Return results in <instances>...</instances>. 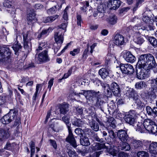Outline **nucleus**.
Here are the masks:
<instances>
[{
  "label": "nucleus",
  "instance_id": "18",
  "mask_svg": "<svg viewBox=\"0 0 157 157\" xmlns=\"http://www.w3.org/2000/svg\"><path fill=\"white\" fill-rule=\"evenodd\" d=\"M113 41L114 43L118 46L123 45L124 43V37L119 34H117L115 36Z\"/></svg>",
  "mask_w": 157,
  "mask_h": 157
},
{
  "label": "nucleus",
  "instance_id": "41",
  "mask_svg": "<svg viewBox=\"0 0 157 157\" xmlns=\"http://www.w3.org/2000/svg\"><path fill=\"white\" fill-rule=\"evenodd\" d=\"M67 152L70 157H78L76 152L73 150L69 149L68 150Z\"/></svg>",
  "mask_w": 157,
  "mask_h": 157
},
{
  "label": "nucleus",
  "instance_id": "38",
  "mask_svg": "<svg viewBox=\"0 0 157 157\" xmlns=\"http://www.w3.org/2000/svg\"><path fill=\"white\" fill-rule=\"evenodd\" d=\"M117 17L115 15H113L109 17V21L110 24L113 25L117 22Z\"/></svg>",
  "mask_w": 157,
  "mask_h": 157
},
{
  "label": "nucleus",
  "instance_id": "14",
  "mask_svg": "<svg viewBox=\"0 0 157 157\" xmlns=\"http://www.w3.org/2000/svg\"><path fill=\"white\" fill-rule=\"evenodd\" d=\"M23 40L24 42V48L28 52L31 50L32 44L30 41V38L28 37L27 33L23 35Z\"/></svg>",
  "mask_w": 157,
  "mask_h": 157
},
{
  "label": "nucleus",
  "instance_id": "51",
  "mask_svg": "<svg viewBox=\"0 0 157 157\" xmlns=\"http://www.w3.org/2000/svg\"><path fill=\"white\" fill-rule=\"evenodd\" d=\"M79 52L80 49L77 48L74 49L73 51H71L70 53L73 56H75V55L79 53Z\"/></svg>",
  "mask_w": 157,
  "mask_h": 157
},
{
  "label": "nucleus",
  "instance_id": "22",
  "mask_svg": "<svg viewBox=\"0 0 157 157\" xmlns=\"http://www.w3.org/2000/svg\"><path fill=\"white\" fill-rule=\"evenodd\" d=\"M127 96L129 98H132L135 99V97H139V95L136 93V91L132 88H130L126 93Z\"/></svg>",
  "mask_w": 157,
  "mask_h": 157
},
{
  "label": "nucleus",
  "instance_id": "48",
  "mask_svg": "<svg viewBox=\"0 0 157 157\" xmlns=\"http://www.w3.org/2000/svg\"><path fill=\"white\" fill-rule=\"evenodd\" d=\"M105 8L103 7V6L101 5L98 6V7L97 11L99 13H103L104 12Z\"/></svg>",
  "mask_w": 157,
  "mask_h": 157
},
{
  "label": "nucleus",
  "instance_id": "61",
  "mask_svg": "<svg viewBox=\"0 0 157 157\" xmlns=\"http://www.w3.org/2000/svg\"><path fill=\"white\" fill-rule=\"evenodd\" d=\"M89 3L88 1H86V3L83 7H82L81 9L84 11L86 12V8L89 6Z\"/></svg>",
  "mask_w": 157,
  "mask_h": 157
},
{
  "label": "nucleus",
  "instance_id": "45",
  "mask_svg": "<svg viewBox=\"0 0 157 157\" xmlns=\"http://www.w3.org/2000/svg\"><path fill=\"white\" fill-rule=\"evenodd\" d=\"M12 2L9 0H5L3 3L4 7L7 8H10L12 6Z\"/></svg>",
  "mask_w": 157,
  "mask_h": 157
},
{
  "label": "nucleus",
  "instance_id": "64",
  "mask_svg": "<svg viewBox=\"0 0 157 157\" xmlns=\"http://www.w3.org/2000/svg\"><path fill=\"white\" fill-rule=\"evenodd\" d=\"M72 71V69L71 68L70 69L67 73L64 74L63 78H67L68 77L71 75Z\"/></svg>",
  "mask_w": 157,
  "mask_h": 157
},
{
  "label": "nucleus",
  "instance_id": "60",
  "mask_svg": "<svg viewBox=\"0 0 157 157\" xmlns=\"http://www.w3.org/2000/svg\"><path fill=\"white\" fill-rule=\"evenodd\" d=\"M49 141L52 146L55 149H56L57 147V145L56 144V141L53 140H50Z\"/></svg>",
  "mask_w": 157,
  "mask_h": 157
},
{
  "label": "nucleus",
  "instance_id": "52",
  "mask_svg": "<svg viewBox=\"0 0 157 157\" xmlns=\"http://www.w3.org/2000/svg\"><path fill=\"white\" fill-rule=\"evenodd\" d=\"M67 23H66L65 21H64V23H62L60 26H59V28L57 29V31L58 30H60L61 32H62V30H61V29H63L64 30V31H65L66 30V28L67 26Z\"/></svg>",
  "mask_w": 157,
  "mask_h": 157
},
{
  "label": "nucleus",
  "instance_id": "15",
  "mask_svg": "<svg viewBox=\"0 0 157 157\" xmlns=\"http://www.w3.org/2000/svg\"><path fill=\"white\" fill-rule=\"evenodd\" d=\"M132 146L134 149L136 151H140L143 149L144 143L140 140H133L132 141Z\"/></svg>",
  "mask_w": 157,
  "mask_h": 157
},
{
  "label": "nucleus",
  "instance_id": "21",
  "mask_svg": "<svg viewBox=\"0 0 157 157\" xmlns=\"http://www.w3.org/2000/svg\"><path fill=\"white\" fill-rule=\"evenodd\" d=\"M125 60L127 62L130 63H133L136 60V58L129 52H127L123 56Z\"/></svg>",
  "mask_w": 157,
  "mask_h": 157
},
{
  "label": "nucleus",
  "instance_id": "3",
  "mask_svg": "<svg viewBox=\"0 0 157 157\" xmlns=\"http://www.w3.org/2000/svg\"><path fill=\"white\" fill-rule=\"evenodd\" d=\"M11 54V51L9 47H0V62L5 64H9V67H10V64L12 61Z\"/></svg>",
  "mask_w": 157,
  "mask_h": 157
},
{
  "label": "nucleus",
  "instance_id": "8",
  "mask_svg": "<svg viewBox=\"0 0 157 157\" xmlns=\"http://www.w3.org/2000/svg\"><path fill=\"white\" fill-rule=\"evenodd\" d=\"M120 67L121 71L125 74L131 75L134 71L133 67L130 64H121Z\"/></svg>",
  "mask_w": 157,
  "mask_h": 157
},
{
  "label": "nucleus",
  "instance_id": "5",
  "mask_svg": "<svg viewBox=\"0 0 157 157\" xmlns=\"http://www.w3.org/2000/svg\"><path fill=\"white\" fill-rule=\"evenodd\" d=\"M154 123L155 122L151 119H145L144 120L143 124L140 123H138L137 124V130L140 131L141 133H143L144 131V128H143L144 127L145 129L148 131L150 130Z\"/></svg>",
  "mask_w": 157,
  "mask_h": 157
},
{
  "label": "nucleus",
  "instance_id": "12",
  "mask_svg": "<svg viewBox=\"0 0 157 157\" xmlns=\"http://www.w3.org/2000/svg\"><path fill=\"white\" fill-rule=\"evenodd\" d=\"M9 129V128H0V143H2L10 136Z\"/></svg>",
  "mask_w": 157,
  "mask_h": 157
},
{
  "label": "nucleus",
  "instance_id": "55",
  "mask_svg": "<svg viewBox=\"0 0 157 157\" xmlns=\"http://www.w3.org/2000/svg\"><path fill=\"white\" fill-rule=\"evenodd\" d=\"M46 44V43L45 42L40 43L39 44L38 48L36 50V51H37V52H38L39 50H42V47H44Z\"/></svg>",
  "mask_w": 157,
  "mask_h": 157
},
{
  "label": "nucleus",
  "instance_id": "13",
  "mask_svg": "<svg viewBox=\"0 0 157 157\" xmlns=\"http://www.w3.org/2000/svg\"><path fill=\"white\" fill-rule=\"evenodd\" d=\"M49 60L48 52L46 50L43 51L38 55L37 60L40 63L47 62Z\"/></svg>",
  "mask_w": 157,
  "mask_h": 157
},
{
  "label": "nucleus",
  "instance_id": "34",
  "mask_svg": "<svg viewBox=\"0 0 157 157\" xmlns=\"http://www.w3.org/2000/svg\"><path fill=\"white\" fill-rule=\"evenodd\" d=\"M89 90H82L81 92L79 93H77L76 92H74L75 95L80 96V94H83L84 95L86 98H89Z\"/></svg>",
  "mask_w": 157,
  "mask_h": 157
},
{
  "label": "nucleus",
  "instance_id": "46",
  "mask_svg": "<svg viewBox=\"0 0 157 157\" xmlns=\"http://www.w3.org/2000/svg\"><path fill=\"white\" fill-rule=\"evenodd\" d=\"M31 144H30V147L31 148V152L33 154H34L35 152V143L33 141H31L30 143Z\"/></svg>",
  "mask_w": 157,
  "mask_h": 157
},
{
  "label": "nucleus",
  "instance_id": "6",
  "mask_svg": "<svg viewBox=\"0 0 157 157\" xmlns=\"http://www.w3.org/2000/svg\"><path fill=\"white\" fill-rule=\"evenodd\" d=\"M16 112L14 109H11L9 112L5 115L1 119V121L4 124H7L14 120L16 115Z\"/></svg>",
  "mask_w": 157,
  "mask_h": 157
},
{
  "label": "nucleus",
  "instance_id": "47",
  "mask_svg": "<svg viewBox=\"0 0 157 157\" xmlns=\"http://www.w3.org/2000/svg\"><path fill=\"white\" fill-rule=\"evenodd\" d=\"M146 110L148 115H153V108L152 109L151 107L147 106L146 107Z\"/></svg>",
  "mask_w": 157,
  "mask_h": 157
},
{
  "label": "nucleus",
  "instance_id": "32",
  "mask_svg": "<svg viewBox=\"0 0 157 157\" xmlns=\"http://www.w3.org/2000/svg\"><path fill=\"white\" fill-rule=\"evenodd\" d=\"M89 125L95 131H98L99 129L98 124L94 121H93L89 123Z\"/></svg>",
  "mask_w": 157,
  "mask_h": 157
},
{
  "label": "nucleus",
  "instance_id": "62",
  "mask_svg": "<svg viewBox=\"0 0 157 157\" xmlns=\"http://www.w3.org/2000/svg\"><path fill=\"white\" fill-rule=\"evenodd\" d=\"M34 7L36 10L41 9L43 8V6L41 4L38 3L35 5Z\"/></svg>",
  "mask_w": 157,
  "mask_h": 157
},
{
  "label": "nucleus",
  "instance_id": "7",
  "mask_svg": "<svg viewBox=\"0 0 157 157\" xmlns=\"http://www.w3.org/2000/svg\"><path fill=\"white\" fill-rule=\"evenodd\" d=\"M106 130H103L101 131V132L102 133L103 135V136L105 137L108 134V137L106 139V138L105 137V139L106 140H109V139L110 140H112L113 141V144L114 146V142L115 141H117L116 140V135L114 133L112 129H109L108 128H106Z\"/></svg>",
  "mask_w": 157,
  "mask_h": 157
},
{
  "label": "nucleus",
  "instance_id": "57",
  "mask_svg": "<svg viewBox=\"0 0 157 157\" xmlns=\"http://www.w3.org/2000/svg\"><path fill=\"white\" fill-rule=\"evenodd\" d=\"M148 28L149 29H148V28H145L144 27V29H143V30H147L148 31L149 30H153L155 29V27L152 25V23L151 24H149L148 26Z\"/></svg>",
  "mask_w": 157,
  "mask_h": 157
},
{
  "label": "nucleus",
  "instance_id": "29",
  "mask_svg": "<svg viewBox=\"0 0 157 157\" xmlns=\"http://www.w3.org/2000/svg\"><path fill=\"white\" fill-rule=\"evenodd\" d=\"M139 97H135V99L134 100L135 101V103L136 104L137 107L141 109H144L145 107V104L141 101Z\"/></svg>",
  "mask_w": 157,
  "mask_h": 157
},
{
  "label": "nucleus",
  "instance_id": "27",
  "mask_svg": "<svg viewBox=\"0 0 157 157\" xmlns=\"http://www.w3.org/2000/svg\"><path fill=\"white\" fill-rule=\"evenodd\" d=\"M136 34L137 36L134 38V40L136 44L140 45L144 43V40L143 36L139 33H136Z\"/></svg>",
  "mask_w": 157,
  "mask_h": 157
},
{
  "label": "nucleus",
  "instance_id": "44",
  "mask_svg": "<svg viewBox=\"0 0 157 157\" xmlns=\"http://www.w3.org/2000/svg\"><path fill=\"white\" fill-rule=\"evenodd\" d=\"M75 133L80 137L83 136V130L79 128H77L75 130Z\"/></svg>",
  "mask_w": 157,
  "mask_h": 157
},
{
  "label": "nucleus",
  "instance_id": "58",
  "mask_svg": "<svg viewBox=\"0 0 157 157\" xmlns=\"http://www.w3.org/2000/svg\"><path fill=\"white\" fill-rule=\"evenodd\" d=\"M77 24L78 25L81 26V22L82 21L81 17L80 15H77Z\"/></svg>",
  "mask_w": 157,
  "mask_h": 157
},
{
  "label": "nucleus",
  "instance_id": "10",
  "mask_svg": "<svg viewBox=\"0 0 157 157\" xmlns=\"http://www.w3.org/2000/svg\"><path fill=\"white\" fill-rule=\"evenodd\" d=\"M108 147L105 146V143L95 142L89 147V151L92 152L94 151L100 150L104 149H107Z\"/></svg>",
  "mask_w": 157,
  "mask_h": 157
},
{
  "label": "nucleus",
  "instance_id": "39",
  "mask_svg": "<svg viewBox=\"0 0 157 157\" xmlns=\"http://www.w3.org/2000/svg\"><path fill=\"white\" fill-rule=\"evenodd\" d=\"M148 40L151 44L154 47L157 46V40L153 37H149Z\"/></svg>",
  "mask_w": 157,
  "mask_h": 157
},
{
  "label": "nucleus",
  "instance_id": "37",
  "mask_svg": "<svg viewBox=\"0 0 157 157\" xmlns=\"http://www.w3.org/2000/svg\"><path fill=\"white\" fill-rule=\"evenodd\" d=\"M11 48H12L13 49L14 51L15 52V54L16 55H17V52L21 48L22 46L20 44H19L18 42H17L16 44H14L13 46H12Z\"/></svg>",
  "mask_w": 157,
  "mask_h": 157
},
{
  "label": "nucleus",
  "instance_id": "42",
  "mask_svg": "<svg viewBox=\"0 0 157 157\" xmlns=\"http://www.w3.org/2000/svg\"><path fill=\"white\" fill-rule=\"evenodd\" d=\"M93 138L96 141L101 143H103L105 141L103 138H100L98 136L97 134H94L92 136Z\"/></svg>",
  "mask_w": 157,
  "mask_h": 157
},
{
  "label": "nucleus",
  "instance_id": "24",
  "mask_svg": "<svg viewBox=\"0 0 157 157\" xmlns=\"http://www.w3.org/2000/svg\"><path fill=\"white\" fill-rule=\"evenodd\" d=\"M149 150L151 154H157V142H152L149 145Z\"/></svg>",
  "mask_w": 157,
  "mask_h": 157
},
{
  "label": "nucleus",
  "instance_id": "17",
  "mask_svg": "<svg viewBox=\"0 0 157 157\" xmlns=\"http://www.w3.org/2000/svg\"><path fill=\"white\" fill-rule=\"evenodd\" d=\"M120 5V2L118 0H109L108 7L111 10H115L117 9Z\"/></svg>",
  "mask_w": 157,
  "mask_h": 157
},
{
  "label": "nucleus",
  "instance_id": "59",
  "mask_svg": "<svg viewBox=\"0 0 157 157\" xmlns=\"http://www.w3.org/2000/svg\"><path fill=\"white\" fill-rule=\"evenodd\" d=\"M91 130L88 128H85L83 129V133L86 135H89L91 132Z\"/></svg>",
  "mask_w": 157,
  "mask_h": 157
},
{
  "label": "nucleus",
  "instance_id": "19",
  "mask_svg": "<svg viewBox=\"0 0 157 157\" xmlns=\"http://www.w3.org/2000/svg\"><path fill=\"white\" fill-rule=\"evenodd\" d=\"M36 14L33 10H30V12L27 17L28 24L29 25L33 24L36 20Z\"/></svg>",
  "mask_w": 157,
  "mask_h": 157
},
{
  "label": "nucleus",
  "instance_id": "4",
  "mask_svg": "<svg viewBox=\"0 0 157 157\" xmlns=\"http://www.w3.org/2000/svg\"><path fill=\"white\" fill-rule=\"evenodd\" d=\"M62 120L67 125L69 132V135L66 138V140L70 143L74 148H75L77 145L71 131V124L70 123L69 118L67 117L64 116L62 118Z\"/></svg>",
  "mask_w": 157,
  "mask_h": 157
},
{
  "label": "nucleus",
  "instance_id": "20",
  "mask_svg": "<svg viewBox=\"0 0 157 157\" xmlns=\"http://www.w3.org/2000/svg\"><path fill=\"white\" fill-rule=\"evenodd\" d=\"M102 96V94L99 91L96 92L94 90H89V98H96L98 101L101 98Z\"/></svg>",
  "mask_w": 157,
  "mask_h": 157
},
{
  "label": "nucleus",
  "instance_id": "25",
  "mask_svg": "<svg viewBox=\"0 0 157 157\" xmlns=\"http://www.w3.org/2000/svg\"><path fill=\"white\" fill-rule=\"evenodd\" d=\"M146 83L144 81H140L136 82L135 85V88L138 90H141L147 87Z\"/></svg>",
  "mask_w": 157,
  "mask_h": 157
},
{
  "label": "nucleus",
  "instance_id": "49",
  "mask_svg": "<svg viewBox=\"0 0 157 157\" xmlns=\"http://www.w3.org/2000/svg\"><path fill=\"white\" fill-rule=\"evenodd\" d=\"M4 148L5 150H11L13 149V147L11 144L9 142H7Z\"/></svg>",
  "mask_w": 157,
  "mask_h": 157
},
{
  "label": "nucleus",
  "instance_id": "26",
  "mask_svg": "<svg viewBox=\"0 0 157 157\" xmlns=\"http://www.w3.org/2000/svg\"><path fill=\"white\" fill-rule=\"evenodd\" d=\"M96 105L103 112H104V109L106 107V104L101 98L97 101L96 103Z\"/></svg>",
  "mask_w": 157,
  "mask_h": 157
},
{
  "label": "nucleus",
  "instance_id": "2",
  "mask_svg": "<svg viewBox=\"0 0 157 157\" xmlns=\"http://www.w3.org/2000/svg\"><path fill=\"white\" fill-rule=\"evenodd\" d=\"M117 136L121 141L119 143L118 141H115L114 146L118 147L119 149L125 151H129L131 147L127 141L129 138L127 131L123 129L119 130L117 132Z\"/></svg>",
  "mask_w": 157,
  "mask_h": 157
},
{
  "label": "nucleus",
  "instance_id": "1",
  "mask_svg": "<svg viewBox=\"0 0 157 157\" xmlns=\"http://www.w3.org/2000/svg\"><path fill=\"white\" fill-rule=\"evenodd\" d=\"M137 65L139 68L136 70L137 78L143 79L147 78L150 70L157 66L154 56L150 53L141 55L138 58Z\"/></svg>",
  "mask_w": 157,
  "mask_h": 157
},
{
  "label": "nucleus",
  "instance_id": "30",
  "mask_svg": "<svg viewBox=\"0 0 157 157\" xmlns=\"http://www.w3.org/2000/svg\"><path fill=\"white\" fill-rule=\"evenodd\" d=\"M80 143L81 145L84 146H89L90 144L89 138L86 136L80 139Z\"/></svg>",
  "mask_w": 157,
  "mask_h": 157
},
{
  "label": "nucleus",
  "instance_id": "50",
  "mask_svg": "<svg viewBox=\"0 0 157 157\" xmlns=\"http://www.w3.org/2000/svg\"><path fill=\"white\" fill-rule=\"evenodd\" d=\"M68 7H67L64 11L63 18L66 21V22L68 20V15L67 13V11L68 10Z\"/></svg>",
  "mask_w": 157,
  "mask_h": 157
},
{
  "label": "nucleus",
  "instance_id": "63",
  "mask_svg": "<svg viewBox=\"0 0 157 157\" xmlns=\"http://www.w3.org/2000/svg\"><path fill=\"white\" fill-rule=\"evenodd\" d=\"M150 84L151 85V90L152 91H154L155 90H156L157 89V87L156 85L154 84V83L150 82Z\"/></svg>",
  "mask_w": 157,
  "mask_h": 157
},
{
  "label": "nucleus",
  "instance_id": "53",
  "mask_svg": "<svg viewBox=\"0 0 157 157\" xmlns=\"http://www.w3.org/2000/svg\"><path fill=\"white\" fill-rule=\"evenodd\" d=\"M56 10V6H55L48 10L47 12L49 14H53L55 13Z\"/></svg>",
  "mask_w": 157,
  "mask_h": 157
},
{
  "label": "nucleus",
  "instance_id": "43",
  "mask_svg": "<svg viewBox=\"0 0 157 157\" xmlns=\"http://www.w3.org/2000/svg\"><path fill=\"white\" fill-rule=\"evenodd\" d=\"M148 131L151 132L153 134H155L157 132V125L155 123L152 125L150 130H148Z\"/></svg>",
  "mask_w": 157,
  "mask_h": 157
},
{
  "label": "nucleus",
  "instance_id": "40",
  "mask_svg": "<svg viewBox=\"0 0 157 157\" xmlns=\"http://www.w3.org/2000/svg\"><path fill=\"white\" fill-rule=\"evenodd\" d=\"M109 123V127L110 126L113 128H115L116 127V125L114 123L115 120L114 118L112 117H111L108 120Z\"/></svg>",
  "mask_w": 157,
  "mask_h": 157
},
{
  "label": "nucleus",
  "instance_id": "9",
  "mask_svg": "<svg viewBox=\"0 0 157 157\" xmlns=\"http://www.w3.org/2000/svg\"><path fill=\"white\" fill-rule=\"evenodd\" d=\"M135 111L132 110L129 112L128 114L125 115L124 119L126 122L130 125L133 126L135 123V116L136 115Z\"/></svg>",
  "mask_w": 157,
  "mask_h": 157
},
{
  "label": "nucleus",
  "instance_id": "31",
  "mask_svg": "<svg viewBox=\"0 0 157 157\" xmlns=\"http://www.w3.org/2000/svg\"><path fill=\"white\" fill-rule=\"evenodd\" d=\"M68 105L65 104L61 105L59 107V111L61 114H65L68 111Z\"/></svg>",
  "mask_w": 157,
  "mask_h": 157
},
{
  "label": "nucleus",
  "instance_id": "28",
  "mask_svg": "<svg viewBox=\"0 0 157 157\" xmlns=\"http://www.w3.org/2000/svg\"><path fill=\"white\" fill-rule=\"evenodd\" d=\"M71 122L72 125L79 127H81L82 122L81 119L76 117H74V119H72Z\"/></svg>",
  "mask_w": 157,
  "mask_h": 157
},
{
  "label": "nucleus",
  "instance_id": "11",
  "mask_svg": "<svg viewBox=\"0 0 157 157\" xmlns=\"http://www.w3.org/2000/svg\"><path fill=\"white\" fill-rule=\"evenodd\" d=\"M109 89L115 96L120 97L121 95V90L120 86L116 82L112 83L110 85Z\"/></svg>",
  "mask_w": 157,
  "mask_h": 157
},
{
  "label": "nucleus",
  "instance_id": "36",
  "mask_svg": "<svg viewBox=\"0 0 157 157\" xmlns=\"http://www.w3.org/2000/svg\"><path fill=\"white\" fill-rule=\"evenodd\" d=\"M137 155L138 157H149L148 153L144 151H139L137 154Z\"/></svg>",
  "mask_w": 157,
  "mask_h": 157
},
{
  "label": "nucleus",
  "instance_id": "56",
  "mask_svg": "<svg viewBox=\"0 0 157 157\" xmlns=\"http://www.w3.org/2000/svg\"><path fill=\"white\" fill-rule=\"evenodd\" d=\"M6 100V96L5 95H0V105L4 103Z\"/></svg>",
  "mask_w": 157,
  "mask_h": 157
},
{
  "label": "nucleus",
  "instance_id": "35",
  "mask_svg": "<svg viewBox=\"0 0 157 157\" xmlns=\"http://www.w3.org/2000/svg\"><path fill=\"white\" fill-rule=\"evenodd\" d=\"M59 17L58 15H55L52 16L48 17H47L44 21V23L52 22L55 20Z\"/></svg>",
  "mask_w": 157,
  "mask_h": 157
},
{
  "label": "nucleus",
  "instance_id": "54",
  "mask_svg": "<svg viewBox=\"0 0 157 157\" xmlns=\"http://www.w3.org/2000/svg\"><path fill=\"white\" fill-rule=\"evenodd\" d=\"M48 31V30H43L39 34L38 36V37L39 38H40L44 36H46L47 33Z\"/></svg>",
  "mask_w": 157,
  "mask_h": 157
},
{
  "label": "nucleus",
  "instance_id": "16",
  "mask_svg": "<svg viewBox=\"0 0 157 157\" xmlns=\"http://www.w3.org/2000/svg\"><path fill=\"white\" fill-rule=\"evenodd\" d=\"M63 34L60 30H58L55 33L54 35V39L55 42L57 44L61 45L63 42L64 38Z\"/></svg>",
  "mask_w": 157,
  "mask_h": 157
},
{
  "label": "nucleus",
  "instance_id": "33",
  "mask_svg": "<svg viewBox=\"0 0 157 157\" xmlns=\"http://www.w3.org/2000/svg\"><path fill=\"white\" fill-rule=\"evenodd\" d=\"M143 21L147 24H151L154 22L153 19L147 15H144L142 18Z\"/></svg>",
  "mask_w": 157,
  "mask_h": 157
},
{
  "label": "nucleus",
  "instance_id": "23",
  "mask_svg": "<svg viewBox=\"0 0 157 157\" xmlns=\"http://www.w3.org/2000/svg\"><path fill=\"white\" fill-rule=\"evenodd\" d=\"M110 70L108 68H103L99 71V74L101 77L103 79L108 76Z\"/></svg>",
  "mask_w": 157,
  "mask_h": 157
}]
</instances>
